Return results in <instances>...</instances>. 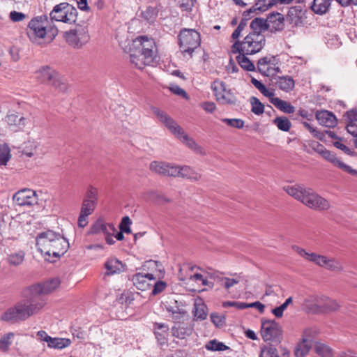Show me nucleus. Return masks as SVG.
Wrapping results in <instances>:
<instances>
[{
    "label": "nucleus",
    "instance_id": "f257e3e1",
    "mask_svg": "<svg viewBox=\"0 0 357 357\" xmlns=\"http://www.w3.org/2000/svg\"><path fill=\"white\" fill-rule=\"evenodd\" d=\"M36 245L38 251L48 256L59 258L69 248V243L59 233L47 230L38 234Z\"/></svg>",
    "mask_w": 357,
    "mask_h": 357
},
{
    "label": "nucleus",
    "instance_id": "f03ea898",
    "mask_svg": "<svg viewBox=\"0 0 357 357\" xmlns=\"http://www.w3.org/2000/svg\"><path fill=\"white\" fill-rule=\"evenodd\" d=\"M24 299L8 308L2 315L1 320L8 322L24 321L43 308V302L37 301L28 294L23 292Z\"/></svg>",
    "mask_w": 357,
    "mask_h": 357
},
{
    "label": "nucleus",
    "instance_id": "7ed1b4c3",
    "mask_svg": "<svg viewBox=\"0 0 357 357\" xmlns=\"http://www.w3.org/2000/svg\"><path fill=\"white\" fill-rule=\"evenodd\" d=\"M284 189L289 195L301 202L312 209L326 211L331 208L329 202L311 188H307L301 185H295L284 187Z\"/></svg>",
    "mask_w": 357,
    "mask_h": 357
},
{
    "label": "nucleus",
    "instance_id": "20e7f679",
    "mask_svg": "<svg viewBox=\"0 0 357 357\" xmlns=\"http://www.w3.org/2000/svg\"><path fill=\"white\" fill-rule=\"evenodd\" d=\"M151 111L158 120L176 137L179 138L182 142L192 150L198 151L200 146L195 141L186 135L183 128L177 124V123L165 112L160 110L155 107H151Z\"/></svg>",
    "mask_w": 357,
    "mask_h": 357
},
{
    "label": "nucleus",
    "instance_id": "39448f33",
    "mask_svg": "<svg viewBox=\"0 0 357 357\" xmlns=\"http://www.w3.org/2000/svg\"><path fill=\"white\" fill-rule=\"evenodd\" d=\"M266 45L264 34L248 33L243 41L236 40L231 47L232 54L243 52L245 54H255L259 52Z\"/></svg>",
    "mask_w": 357,
    "mask_h": 357
},
{
    "label": "nucleus",
    "instance_id": "423d86ee",
    "mask_svg": "<svg viewBox=\"0 0 357 357\" xmlns=\"http://www.w3.org/2000/svg\"><path fill=\"white\" fill-rule=\"evenodd\" d=\"M37 79L55 87L59 91H66L68 84L64 77L49 66H44L36 72Z\"/></svg>",
    "mask_w": 357,
    "mask_h": 357
},
{
    "label": "nucleus",
    "instance_id": "0eeeda50",
    "mask_svg": "<svg viewBox=\"0 0 357 357\" xmlns=\"http://www.w3.org/2000/svg\"><path fill=\"white\" fill-rule=\"evenodd\" d=\"M48 24L49 20L46 15L33 17L28 24L27 36L30 40L40 43V40L47 34Z\"/></svg>",
    "mask_w": 357,
    "mask_h": 357
},
{
    "label": "nucleus",
    "instance_id": "6e6552de",
    "mask_svg": "<svg viewBox=\"0 0 357 357\" xmlns=\"http://www.w3.org/2000/svg\"><path fill=\"white\" fill-rule=\"evenodd\" d=\"M178 43L183 53L192 55L195 50L200 45V34L195 29H183L178 35Z\"/></svg>",
    "mask_w": 357,
    "mask_h": 357
},
{
    "label": "nucleus",
    "instance_id": "1a4fd4ad",
    "mask_svg": "<svg viewBox=\"0 0 357 357\" xmlns=\"http://www.w3.org/2000/svg\"><path fill=\"white\" fill-rule=\"evenodd\" d=\"M60 283L61 282L59 278H52L43 283L31 285L26 289V291L35 300L43 302V307L45 301L43 298V296L54 291L60 285Z\"/></svg>",
    "mask_w": 357,
    "mask_h": 357
},
{
    "label": "nucleus",
    "instance_id": "9d476101",
    "mask_svg": "<svg viewBox=\"0 0 357 357\" xmlns=\"http://www.w3.org/2000/svg\"><path fill=\"white\" fill-rule=\"evenodd\" d=\"M261 335L264 342L279 344L282 340V327L275 320L262 319Z\"/></svg>",
    "mask_w": 357,
    "mask_h": 357
},
{
    "label": "nucleus",
    "instance_id": "9b49d317",
    "mask_svg": "<svg viewBox=\"0 0 357 357\" xmlns=\"http://www.w3.org/2000/svg\"><path fill=\"white\" fill-rule=\"evenodd\" d=\"M132 49H135L144 55L148 61H153L156 56L157 47L154 40L146 36H141L136 38L130 45Z\"/></svg>",
    "mask_w": 357,
    "mask_h": 357
},
{
    "label": "nucleus",
    "instance_id": "f8f14e48",
    "mask_svg": "<svg viewBox=\"0 0 357 357\" xmlns=\"http://www.w3.org/2000/svg\"><path fill=\"white\" fill-rule=\"evenodd\" d=\"M63 36L68 44L74 48H81L89 40L90 36L86 26H77L75 29L66 31Z\"/></svg>",
    "mask_w": 357,
    "mask_h": 357
},
{
    "label": "nucleus",
    "instance_id": "ddd939ff",
    "mask_svg": "<svg viewBox=\"0 0 357 357\" xmlns=\"http://www.w3.org/2000/svg\"><path fill=\"white\" fill-rule=\"evenodd\" d=\"M211 89L215 96L216 100L222 105H234L237 98L230 89H227V85L223 82H215L211 85Z\"/></svg>",
    "mask_w": 357,
    "mask_h": 357
},
{
    "label": "nucleus",
    "instance_id": "4468645a",
    "mask_svg": "<svg viewBox=\"0 0 357 357\" xmlns=\"http://www.w3.org/2000/svg\"><path fill=\"white\" fill-rule=\"evenodd\" d=\"M15 205L31 207L37 204L38 198L34 190L24 188L15 192L13 197Z\"/></svg>",
    "mask_w": 357,
    "mask_h": 357
},
{
    "label": "nucleus",
    "instance_id": "2eb2a0df",
    "mask_svg": "<svg viewBox=\"0 0 357 357\" xmlns=\"http://www.w3.org/2000/svg\"><path fill=\"white\" fill-rule=\"evenodd\" d=\"M291 248L295 252H296L301 257H303L306 260L313 262L319 266L326 268V263L328 259L324 255H317L314 252L310 253L307 252L305 249L296 245H292Z\"/></svg>",
    "mask_w": 357,
    "mask_h": 357
},
{
    "label": "nucleus",
    "instance_id": "dca6fc26",
    "mask_svg": "<svg viewBox=\"0 0 357 357\" xmlns=\"http://www.w3.org/2000/svg\"><path fill=\"white\" fill-rule=\"evenodd\" d=\"M291 248L295 252H296L301 257H303L306 260L313 262L319 266L326 268V263L328 259L324 255H317L314 252L310 253L307 252L305 249L296 245H292Z\"/></svg>",
    "mask_w": 357,
    "mask_h": 357
},
{
    "label": "nucleus",
    "instance_id": "f3484780",
    "mask_svg": "<svg viewBox=\"0 0 357 357\" xmlns=\"http://www.w3.org/2000/svg\"><path fill=\"white\" fill-rule=\"evenodd\" d=\"M311 329H305L303 332L302 340L297 343L294 349V355L296 357H304L307 355L312 347V337H310Z\"/></svg>",
    "mask_w": 357,
    "mask_h": 357
},
{
    "label": "nucleus",
    "instance_id": "a211bd4d",
    "mask_svg": "<svg viewBox=\"0 0 357 357\" xmlns=\"http://www.w3.org/2000/svg\"><path fill=\"white\" fill-rule=\"evenodd\" d=\"M150 169L162 176H173L176 173V165L161 161H153L150 164Z\"/></svg>",
    "mask_w": 357,
    "mask_h": 357
},
{
    "label": "nucleus",
    "instance_id": "6ab92c4d",
    "mask_svg": "<svg viewBox=\"0 0 357 357\" xmlns=\"http://www.w3.org/2000/svg\"><path fill=\"white\" fill-rule=\"evenodd\" d=\"M268 22V30L271 33L281 31L284 27V18L282 14L278 12H273L267 15L266 19Z\"/></svg>",
    "mask_w": 357,
    "mask_h": 357
},
{
    "label": "nucleus",
    "instance_id": "aec40b11",
    "mask_svg": "<svg viewBox=\"0 0 357 357\" xmlns=\"http://www.w3.org/2000/svg\"><path fill=\"white\" fill-rule=\"evenodd\" d=\"M321 157L331 162L334 166L342 169L344 172L354 176H357V170L354 169L349 165L342 162L338 158H337L335 153L326 150L325 152H324V154L321 155Z\"/></svg>",
    "mask_w": 357,
    "mask_h": 357
},
{
    "label": "nucleus",
    "instance_id": "412c9836",
    "mask_svg": "<svg viewBox=\"0 0 357 357\" xmlns=\"http://www.w3.org/2000/svg\"><path fill=\"white\" fill-rule=\"evenodd\" d=\"M315 116L321 125L328 128H334L337 123L335 116L327 110L317 111Z\"/></svg>",
    "mask_w": 357,
    "mask_h": 357
},
{
    "label": "nucleus",
    "instance_id": "4be33fe9",
    "mask_svg": "<svg viewBox=\"0 0 357 357\" xmlns=\"http://www.w3.org/2000/svg\"><path fill=\"white\" fill-rule=\"evenodd\" d=\"M174 177H181L190 181H198L201 178V175L190 166L176 165V173Z\"/></svg>",
    "mask_w": 357,
    "mask_h": 357
},
{
    "label": "nucleus",
    "instance_id": "5701e85b",
    "mask_svg": "<svg viewBox=\"0 0 357 357\" xmlns=\"http://www.w3.org/2000/svg\"><path fill=\"white\" fill-rule=\"evenodd\" d=\"M130 63L138 69H142L146 65H149L152 61H148L144 58V54L130 45Z\"/></svg>",
    "mask_w": 357,
    "mask_h": 357
},
{
    "label": "nucleus",
    "instance_id": "b1692460",
    "mask_svg": "<svg viewBox=\"0 0 357 357\" xmlns=\"http://www.w3.org/2000/svg\"><path fill=\"white\" fill-rule=\"evenodd\" d=\"M192 326L183 323L176 324L172 328V335L179 339H185L186 337L190 336L192 334Z\"/></svg>",
    "mask_w": 357,
    "mask_h": 357
},
{
    "label": "nucleus",
    "instance_id": "393cba45",
    "mask_svg": "<svg viewBox=\"0 0 357 357\" xmlns=\"http://www.w3.org/2000/svg\"><path fill=\"white\" fill-rule=\"evenodd\" d=\"M303 9L301 6H294L289 8L287 15V20L293 26H298L302 23Z\"/></svg>",
    "mask_w": 357,
    "mask_h": 357
},
{
    "label": "nucleus",
    "instance_id": "a878e982",
    "mask_svg": "<svg viewBox=\"0 0 357 357\" xmlns=\"http://www.w3.org/2000/svg\"><path fill=\"white\" fill-rule=\"evenodd\" d=\"M165 307L166 310L172 314V319L176 321H178L186 313L184 309L180 307L178 302L175 300L167 302Z\"/></svg>",
    "mask_w": 357,
    "mask_h": 357
},
{
    "label": "nucleus",
    "instance_id": "bb28decb",
    "mask_svg": "<svg viewBox=\"0 0 357 357\" xmlns=\"http://www.w3.org/2000/svg\"><path fill=\"white\" fill-rule=\"evenodd\" d=\"M154 334L158 342L163 345L167 342V337L168 335L169 327L164 323L153 324Z\"/></svg>",
    "mask_w": 357,
    "mask_h": 357
},
{
    "label": "nucleus",
    "instance_id": "cd10ccee",
    "mask_svg": "<svg viewBox=\"0 0 357 357\" xmlns=\"http://www.w3.org/2000/svg\"><path fill=\"white\" fill-rule=\"evenodd\" d=\"M278 87L285 92L291 91L295 86V82L291 76H278L275 78Z\"/></svg>",
    "mask_w": 357,
    "mask_h": 357
},
{
    "label": "nucleus",
    "instance_id": "c85d7f7f",
    "mask_svg": "<svg viewBox=\"0 0 357 357\" xmlns=\"http://www.w3.org/2000/svg\"><path fill=\"white\" fill-rule=\"evenodd\" d=\"M106 275H111L121 273L123 269V265L121 261L116 258H110L105 264Z\"/></svg>",
    "mask_w": 357,
    "mask_h": 357
},
{
    "label": "nucleus",
    "instance_id": "c756f323",
    "mask_svg": "<svg viewBox=\"0 0 357 357\" xmlns=\"http://www.w3.org/2000/svg\"><path fill=\"white\" fill-rule=\"evenodd\" d=\"M268 22L266 19L261 17H256L250 24L251 31L250 33L263 34L262 32L268 30Z\"/></svg>",
    "mask_w": 357,
    "mask_h": 357
},
{
    "label": "nucleus",
    "instance_id": "7c9ffc66",
    "mask_svg": "<svg viewBox=\"0 0 357 357\" xmlns=\"http://www.w3.org/2000/svg\"><path fill=\"white\" fill-rule=\"evenodd\" d=\"M331 2L332 0H313L310 8L314 13L324 15L328 10Z\"/></svg>",
    "mask_w": 357,
    "mask_h": 357
},
{
    "label": "nucleus",
    "instance_id": "2f4dec72",
    "mask_svg": "<svg viewBox=\"0 0 357 357\" xmlns=\"http://www.w3.org/2000/svg\"><path fill=\"white\" fill-rule=\"evenodd\" d=\"M132 282L135 287L141 291H146L150 288L151 284L145 278L144 274L137 273L132 278Z\"/></svg>",
    "mask_w": 357,
    "mask_h": 357
},
{
    "label": "nucleus",
    "instance_id": "473e14b6",
    "mask_svg": "<svg viewBox=\"0 0 357 357\" xmlns=\"http://www.w3.org/2000/svg\"><path fill=\"white\" fill-rule=\"evenodd\" d=\"M66 2L56 5L50 13L51 21L63 22L66 10Z\"/></svg>",
    "mask_w": 357,
    "mask_h": 357
},
{
    "label": "nucleus",
    "instance_id": "72a5a7b5",
    "mask_svg": "<svg viewBox=\"0 0 357 357\" xmlns=\"http://www.w3.org/2000/svg\"><path fill=\"white\" fill-rule=\"evenodd\" d=\"M238 56L236 59L240 66L247 71H255V66L250 59L247 57L248 54H245L243 52H238Z\"/></svg>",
    "mask_w": 357,
    "mask_h": 357
},
{
    "label": "nucleus",
    "instance_id": "f704fd0d",
    "mask_svg": "<svg viewBox=\"0 0 357 357\" xmlns=\"http://www.w3.org/2000/svg\"><path fill=\"white\" fill-rule=\"evenodd\" d=\"M71 340L69 338L52 337L49 339L47 347L52 349H62L70 345Z\"/></svg>",
    "mask_w": 357,
    "mask_h": 357
},
{
    "label": "nucleus",
    "instance_id": "c9c22d12",
    "mask_svg": "<svg viewBox=\"0 0 357 357\" xmlns=\"http://www.w3.org/2000/svg\"><path fill=\"white\" fill-rule=\"evenodd\" d=\"M158 9L153 6H147L141 13V17L149 24H153L158 15Z\"/></svg>",
    "mask_w": 357,
    "mask_h": 357
},
{
    "label": "nucleus",
    "instance_id": "e433bc0d",
    "mask_svg": "<svg viewBox=\"0 0 357 357\" xmlns=\"http://www.w3.org/2000/svg\"><path fill=\"white\" fill-rule=\"evenodd\" d=\"M272 104L280 111L287 113L292 114L295 112V107L289 102L281 100L279 98L272 100Z\"/></svg>",
    "mask_w": 357,
    "mask_h": 357
},
{
    "label": "nucleus",
    "instance_id": "4c0bfd02",
    "mask_svg": "<svg viewBox=\"0 0 357 357\" xmlns=\"http://www.w3.org/2000/svg\"><path fill=\"white\" fill-rule=\"evenodd\" d=\"M66 5L67 6H66L64 17L62 22L68 24L75 23L77 21V10L68 3H66Z\"/></svg>",
    "mask_w": 357,
    "mask_h": 357
},
{
    "label": "nucleus",
    "instance_id": "58836bf2",
    "mask_svg": "<svg viewBox=\"0 0 357 357\" xmlns=\"http://www.w3.org/2000/svg\"><path fill=\"white\" fill-rule=\"evenodd\" d=\"M317 305L324 311H334L339 307L335 301L328 298H324L321 301H318Z\"/></svg>",
    "mask_w": 357,
    "mask_h": 357
},
{
    "label": "nucleus",
    "instance_id": "ea45409f",
    "mask_svg": "<svg viewBox=\"0 0 357 357\" xmlns=\"http://www.w3.org/2000/svg\"><path fill=\"white\" fill-rule=\"evenodd\" d=\"M107 223H106L102 219H98L91 226L89 233L91 234L103 233L105 235V234L108 233V231L107 230Z\"/></svg>",
    "mask_w": 357,
    "mask_h": 357
},
{
    "label": "nucleus",
    "instance_id": "a19ab883",
    "mask_svg": "<svg viewBox=\"0 0 357 357\" xmlns=\"http://www.w3.org/2000/svg\"><path fill=\"white\" fill-rule=\"evenodd\" d=\"M273 122L280 130L284 132H288L291 126V121L286 116L276 117Z\"/></svg>",
    "mask_w": 357,
    "mask_h": 357
},
{
    "label": "nucleus",
    "instance_id": "79ce46f5",
    "mask_svg": "<svg viewBox=\"0 0 357 357\" xmlns=\"http://www.w3.org/2000/svg\"><path fill=\"white\" fill-rule=\"evenodd\" d=\"M205 348L208 351H225L229 349V347L224 343L219 342L217 340H212L208 342L205 345Z\"/></svg>",
    "mask_w": 357,
    "mask_h": 357
},
{
    "label": "nucleus",
    "instance_id": "37998d69",
    "mask_svg": "<svg viewBox=\"0 0 357 357\" xmlns=\"http://www.w3.org/2000/svg\"><path fill=\"white\" fill-rule=\"evenodd\" d=\"M206 306L204 304H197L194 305V309L192 313L195 317V320H204L206 319L207 313L205 310Z\"/></svg>",
    "mask_w": 357,
    "mask_h": 357
},
{
    "label": "nucleus",
    "instance_id": "c03bdc74",
    "mask_svg": "<svg viewBox=\"0 0 357 357\" xmlns=\"http://www.w3.org/2000/svg\"><path fill=\"white\" fill-rule=\"evenodd\" d=\"M6 120L10 126H17L19 128H21V126L25 124L24 118L15 114H8L6 117Z\"/></svg>",
    "mask_w": 357,
    "mask_h": 357
},
{
    "label": "nucleus",
    "instance_id": "a18cd8bd",
    "mask_svg": "<svg viewBox=\"0 0 357 357\" xmlns=\"http://www.w3.org/2000/svg\"><path fill=\"white\" fill-rule=\"evenodd\" d=\"M250 103L252 105L251 111L256 115H261L264 112V105L256 97H251Z\"/></svg>",
    "mask_w": 357,
    "mask_h": 357
},
{
    "label": "nucleus",
    "instance_id": "49530a36",
    "mask_svg": "<svg viewBox=\"0 0 357 357\" xmlns=\"http://www.w3.org/2000/svg\"><path fill=\"white\" fill-rule=\"evenodd\" d=\"M11 157L9 147L6 145H0V165H6Z\"/></svg>",
    "mask_w": 357,
    "mask_h": 357
},
{
    "label": "nucleus",
    "instance_id": "de8ad7c7",
    "mask_svg": "<svg viewBox=\"0 0 357 357\" xmlns=\"http://www.w3.org/2000/svg\"><path fill=\"white\" fill-rule=\"evenodd\" d=\"M259 357H280L278 350L273 345L264 346L261 348Z\"/></svg>",
    "mask_w": 357,
    "mask_h": 357
},
{
    "label": "nucleus",
    "instance_id": "09e8293b",
    "mask_svg": "<svg viewBox=\"0 0 357 357\" xmlns=\"http://www.w3.org/2000/svg\"><path fill=\"white\" fill-rule=\"evenodd\" d=\"M14 337L13 333H8L4 335L0 339V350L3 351H6L8 350L10 345L11 344V342L10 340Z\"/></svg>",
    "mask_w": 357,
    "mask_h": 357
},
{
    "label": "nucleus",
    "instance_id": "8fccbe9b",
    "mask_svg": "<svg viewBox=\"0 0 357 357\" xmlns=\"http://www.w3.org/2000/svg\"><path fill=\"white\" fill-rule=\"evenodd\" d=\"M223 123H225L230 127L241 129L244 126V121L241 119H227L223 118L221 119Z\"/></svg>",
    "mask_w": 357,
    "mask_h": 357
},
{
    "label": "nucleus",
    "instance_id": "3c124183",
    "mask_svg": "<svg viewBox=\"0 0 357 357\" xmlns=\"http://www.w3.org/2000/svg\"><path fill=\"white\" fill-rule=\"evenodd\" d=\"M326 45L330 48H337L342 44L337 35H328V37H326Z\"/></svg>",
    "mask_w": 357,
    "mask_h": 357
},
{
    "label": "nucleus",
    "instance_id": "603ef678",
    "mask_svg": "<svg viewBox=\"0 0 357 357\" xmlns=\"http://www.w3.org/2000/svg\"><path fill=\"white\" fill-rule=\"evenodd\" d=\"M36 144L34 142H27L24 143V147L22 148V153L26 155L27 157H31L33 155V151H36Z\"/></svg>",
    "mask_w": 357,
    "mask_h": 357
},
{
    "label": "nucleus",
    "instance_id": "864d4df0",
    "mask_svg": "<svg viewBox=\"0 0 357 357\" xmlns=\"http://www.w3.org/2000/svg\"><path fill=\"white\" fill-rule=\"evenodd\" d=\"M326 268L332 271H340L342 270V264L334 258L328 259Z\"/></svg>",
    "mask_w": 357,
    "mask_h": 357
},
{
    "label": "nucleus",
    "instance_id": "5fc2aeb1",
    "mask_svg": "<svg viewBox=\"0 0 357 357\" xmlns=\"http://www.w3.org/2000/svg\"><path fill=\"white\" fill-rule=\"evenodd\" d=\"M96 207V204L91 201L83 200L80 213L89 215L93 213Z\"/></svg>",
    "mask_w": 357,
    "mask_h": 357
},
{
    "label": "nucleus",
    "instance_id": "6e6d98bb",
    "mask_svg": "<svg viewBox=\"0 0 357 357\" xmlns=\"http://www.w3.org/2000/svg\"><path fill=\"white\" fill-rule=\"evenodd\" d=\"M147 196L149 199H151L152 201L158 203V204H162L168 202L169 200L165 197L163 195L158 194L155 191H149L147 192Z\"/></svg>",
    "mask_w": 357,
    "mask_h": 357
},
{
    "label": "nucleus",
    "instance_id": "4d7b16f0",
    "mask_svg": "<svg viewBox=\"0 0 357 357\" xmlns=\"http://www.w3.org/2000/svg\"><path fill=\"white\" fill-rule=\"evenodd\" d=\"M211 322L218 328H220L225 324V317L220 316L218 313L213 312L211 314Z\"/></svg>",
    "mask_w": 357,
    "mask_h": 357
},
{
    "label": "nucleus",
    "instance_id": "13d9d810",
    "mask_svg": "<svg viewBox=\"0 0 357 357\" xmlns=\"http://www.w3.org/2000/svg\"><path fill=\"white\" fill-rule=\"evenodd\" d=\"M98 199V190L93 186H89L87 190L86 197L84 200L91 201V202L96 204Z\"/></svg>",
    "mask_w": 357,
    "mask_h": 357
},
{
    "label": "nucleus",
    "instance_id": "bf43d9fd",
    "mask_svg": "<svg viewBox=\"0 0 357 357\" xmlns=\"http://www.w3.org/2000/svg\"><path fill=\"white\" fill-rule=\"evenodd\" d=\"M196 0H178V4L183 11L190 12L195 6Z\"/></svg>",
    "mask_w": 357,
    "mask_h": 357
},
{
    "label": "nucleus",
    "instance_id": "052dcab7",
    "mask_svg": "<svg viewBox=\"0 0 357 357\" xmlns=\"http://www.w3.org/2000/svg\"><path fill=\"white\" fill-rule=\"evenodd\" d=\"M132 224V221L128 216H124L120 222L119 229L125 231L126 234H130L131 232L130 225Z\"/></svg>",
    "mask_w": 357,
    "mask_h": 357
},
{
    "label": "nucleus",
    "instance_id": "680f3d73",
    "mask_svg": "<svg viewBox=\"0 0 357 357\" xmlns=\"http://www.w3.org/2000/svg\"><path fill=\"white\" fill-rule=\"evenodd\" d=\"M252 8L257 14L264 12L268 9L266 0H257Z\"/></svg>",
    "mask_w": 357,
    "mask_h": 357
},
{
    "label": "nucleus",
    "instance_id": "e2e57ef3",
    "mask_svg": "<svg viewBox=\"0 0 357 357\" xmlns=\"http://www.w3.org/2000/svg\"><path fill=\"white\" fill-rule=\"evenodd\" d=\"M23 259L24 254L22 252L12 254L8 257L9 263L15 266L20 264Z\"/></svg>",
    "mask_w": 357,
    "mask_h": 357
},
{
    "label": "nucleus",
    "instance_id": "0e129e2a",
    "mask_svg": "<svg viewBox=\"0 0 357 357\" xmlns=\"http://www.w3.org/2000/svg\"><path fill=\"white\" fill-rule=\"evenodd\" d=\"M223 307H234L238 310H244L245 309V303L243 302H238V301H225L222 303Z\"/></svg>",
    "mask_w": 357,
    "mask_h": 357
},
{
    "label": "nucleus",
    "instance_id": "69168bd1",
    "mask_svg": "<svg viewBox=\"0 0 357 357\" xmlns=\"http://www.w3.org/2000/svg\"><path fill=\"white\" fill-rule=\"evenodd\" d=\"M238 280L236 278H222L221 279V284L226 289H229L234 285L238 284Z\"/></svg>",
    "mask_w": 357,
    "mask_h": 357
},
{
    "label": "nucleus",
    "instance_id": "338daca9",
    "mask_svg": "<svg viewBox=\"0 0 357 357\" xmlns=\"http://www.w3.org/2000/svg\"><path fill=\"white\" fill-rule=\"evenodd\" d=\"M167 284H166V282H163V281H158L155 283V284L153 285V288L152 289V295H157L161 292H162L165 287H166Z\"/></svg>",
    "mask_w": 357,
    "mask_h": 357
},
{
    "label": "nucleus",
    "instance_id": "774afa93",
    "mask_svg": "<svg viewBox=\"0 0 357 357\" xmlns=\"http://www.w3.org/2000/svg\"><path fill=\"white\" fill-rule=\"evenodd\" d=\"M247 25V22H245V20H241L239 24L236 27V29L234 31V32L231 34V38L232 39H237L240 36L243 30L245 29V27Z\"/></svg>",
    "mask_w": 357,
    "mask_h": 357
}]
</instances>
